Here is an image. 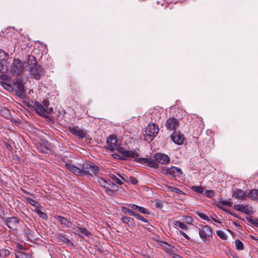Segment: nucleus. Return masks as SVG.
<instances>
[{
  "label": "nucleus",
  "mask_w": 258,
  "mask_h": 258,
  "mask_svg": "<svg viewBox=\"0 0 258 258\" xmlns=\"http://www.w3.org/2000/svg\"><path fill=\"white\" fill-rule=\"evenodd\" d=\"M128 206L131 209L126 208L125 207H122V212L126 214H128L130 216H133L135 211H138L141 213H142L144 215H150L151 214V212L149 209L145 208L143 207L139 206L135 204H129Z\"/></svg>",
  "instance_id": "f257e3e1"
},
{
  "label": "nucleus",
  "mask_w": 258,
  "mask_h": 258,
  "mask_svg": "<svg viewBox=\"0 0 258 258\" xmlns=\"http://www.w3.org/2000/svg\"><path fill=\"white\" fill-rule=\"evenodd\" d=\"M24 70L23 63L19 59H14L10 68V72L13 75L18 76L21 75Z\"/></svg>",
  "instance_id": "f03ea898"
},
{
  "label": "nucleus",
  "mask_w": 258,
  "mask_h": 258,
  "mask_svg": "<svg viewBox=\"0 0 258 258\" xmlns=\"http://www.w3.org/2000/svg\"><path fill=\"white\" fill-rule=\"evenodd\" d=\"M34 108L40 115L51 114L53 112V108L48 107V102L47 101H44L42 104L38 102H35L34 104Z\"/></svg>",
  "instance_id": "7ed1b4c3"
},
{
  "label": "nucleus",
  "mask_w": 258,
  "mask_h": 258,
  "mask_svg": "<svg viewBox=\"0 0 258 258\" xmlns=\"http://www.w3.org/2000/svg\"><path fill=\"white\" fill-rule=\"evenodd\" d=\"M198 228L200 237L204 242L207 241L208 238L212 236V230L207 225H199Z\"/></svg>",
  "instance_id": "20e7f679"
},
{
  "label": "nucleus",
  "mask_w": 258,
  "mask_h": 258,
  "mask_svg": "<svg viewBox=\"0 0 258 258\" xmlns=\"http://www.w3.org/2000/svg\"><path fill=\"white\" fill-rule=\"evenodd\" d=\"M107 149L113 151L117 150L119 153V148H122L119 146L120 142L115 136H110L107 139Z\"/></svg>",
  "instance_id": "39448f33"
},
{
  "label": "nucleus",
  "mask_w": 258,
  "mask_h": 258,
  "mask_svg": "<svg viewBox=\"0 0 258 258\" xmlns=\"http://www.w3.org/2000/svg\"><path fill=\"white\" fill-rule=\"evenodd\" d=\"M159 244L163 250L166 252L170 254L173 258H181L180 255L175 254V252L177 251V249L171 245L164 241H161Z\"/></svg>",
  "instance_id": "423d86ee"
},
{
  "label": "nucleus",
  "mask_w": 258,
  "mask_h": 258,
  "mask_svg": "<svg viewBox=\"0 0 258 258\" xmlns=\"http://www.w3.org/2000/svg\"><path fill=\"white\" fill-rule=\"evenodd\" d=\"M83 175L88 173L96 175L99 171V168L95 164L90 163H85L82 166Z\"/></svg>",
  "instance_id": "0eeeda50"
},
{
  "label": "nucleus",
  "mask_w": 258,
  "mask_h": 258,
  "mask_svg": "<svg viewBox=\"0 0 258 258\" xmlns=\"http://www.w3.org/2000/svg\"><path fill=\"white\" fill-rule=\"evenodd\" d=\"M29 71L31 75L36 80H39L44 75L43 69L39 65L30 67Z\"/></svg>",
  "instance_id": "6e6552de"
},
{
  "label": "nucleus",
  "mask_w": 258,
  "mask_h": 258,
  "mask_svg": "<svg viewBox=\"0 0 258 258\" xmlns=\"http://www.w3.org/2000/svg\"><path fill=\"white\" fill-rule=\"evenodd\" d=\"M167 175H171L174 177L180 178L182 176L183 172L181 169L178 167L172 166L165 169Z\"/></svg>",
  "instance_id": "1a4fd4ad"
},
{
  "label": "nucleus",
  "mask_w": 258,
  "mask_h": 258,
  "mask_svg": "<svg viewBox=\"0 0 258 258\" xmlns=\"http://www.w3.org/2000/svg\"><path fill=\"white\" fill-rule=\"evenodd\" d=\"M146 133L149 137H155L159 132L158 126L154 123H149L146 127Z\"/></svg>",
  "instance_id": "9d476101"
},
{
  "label": "nucleus",
  "mask_w": 258,
  "mask_h": 258,
  "mask_svg": "<svg viewBox=\"0 0 258 258\" xmlns=\"http://www.w3.org/2000/svg\"><path fill=\"white\" fill-rule=\"evenodd\" d=\"M65 167L71 172L76 176H83V169L82 167H78L71 163H66Z\"/></svg>",
  "instance_id": "9b49d317"
},
{
  "label": "nucleus",
  "mask_w": 258,
  "mask_h": 258,
  "mask_svg": "<svg viewBox=\"0 0 258 258\" xmlns=\"http://www.w3.org/2000/svg\"><path fill=\"white\" fill-rule=\"evenodd\" d=\"M154 157L156 162L162 164H168L170 161L167 155L161 153L155 154Z\"/></svg>",
  "instance_id": "f8f14e48"
},
{
  "label": "nucleus",
  "mask_w": 258,
  "mask_h": 258,
  "mask_svg": "<svg viewBox=\"0 0 258 258\" xmlns=\"http://www.w3.org/2000/svg\"><path fill=\"white\" fill-rule=\"evenodd\" d=\"M179 121L175 118H169L167 119L165 126L170 131H175L179 126Z\"/></svg>",
  "instance_id": "ddd939ff"
},
{
  "label": "nucleus",
  "mask_w": 258,
  "mask_h": 258,
  "mask_svg": "<svg viewBox=\"0 0 258 258\" xmlns=\"http://www.w3.org/2000/svg\"><path fill=\"white\" fill-rule=\"evenodd\" d=\"M19 223V219L16 217H11L6 219L5 224L10 229H16Z\"/></svg>",
  "instance_id": "4468645a"
},
{
  "label": "nucleus",
  "mask_w": 258,
  "mask_h": 258,
  "mask_svg": "<svg viewBox=\"0 0 258 258\" xmlns=\"http://www.w3.org/2000/svg\"><path fill=\"white\" fill-rule=\"evenodd\" d=\"M136 161L141 164L147 163V165L150 167L155 168L158 167V164L156 162V160L154 161L152 159L139 158L136 159Z\"/></svg>",
  "instance_id": "2eb2a0df"
},
{
  "label": "nucleus",
  "mask_w": 258,
  "mask_h": 258,
  "mask_svg": "<svg viewBox=\"0 0 258 258\" xmlns=\"http://www.w3.org/2000/svg\"><path fill=\"white\" fill-rule=\"evenodd\" d=\"M119 153L123 156L128 158H135L139 156V150L134 151H126L123 148H119Z\"/></svg>",
  "instance_id": "dca6fc26"
},
{
  "label": "nucleus",
  "mask_w": 258,
  "mask_h": 258,
  "mask_svg": "<svg viewBox=\"0 0 258 258\" xmlns=\"http://www.w3.org/2000/svg\"><path fill=\"white\" fill-rule=\"evenodd\" d=\"M171 138L173 142L177 145H181L183 143V136L179 133L174 132L171 136Z\"/></svg>",
  "instance_id": "f3484780"
},
{
  "label": "nucleus",
  "mask_w": 258,
  "mask_h": 258,
  "mask_svg": "<svg viewBox=\"0 0 258 258\" xmlns=\"http://www.w3.org/2000/svg\"><path fill=\"white\" fill-rule=\"evenodd\" d=\"M232 197L238 200H242L247 197V194L241 189H235L232 194Z\"/></svg>",
  "instance_id": "a211bd4d"
},
{
  "label": "nucleus",
  "mask_w": 258,
  "mask_h": 258,
  "mask_svg": "<svg viewBox=\"0 0 258 258\" xmlns=\"http://www.w3.org/2000/svg\"><path fill=\"white\" fill-rule=\"evenodd\" d=\"M121 220L124 224H126L128 227L131 228H134L136 226L135 220L133 218L123 216L121 218Z\"/></svg>",
  "instance_id": "6ab92c4d"
},
{
  "label": "nucleus",
  "mask_w": 258,
  "mask_h": 258,
  "mask_svg": "<svg viewBox=\"0 0 258 258\" xmlns=\"http://www.w3.org/2000/svg\"><path fill=\"white\" fill-rule=\"evenodd\" d=\"M56 219L58 220V221L60 223V224L62 225V227H70L71 226V223L66 218L61 216H58L56 217Z\"/></svg>",
  "instance_id": "aec40b11"
},
{
  "label": "nucleus",
  "mask_w": 258,
  "mask_h": 258,
  "mask_svg": "<svg viewBox=\"0 0 258 258\" xmlns=\"http://www.w3.org/2000/svg\"><path fill=\"white\" fill-rule=\"evenodd\" d=\"M247 197L252 200L258 201V189H252L247 194Z\"/></svg>",
  "instance_id": "412c9836"
},
{
  "label": "nucleus",
  "mask_w": 258,
  "mask_h": 258,
  "mask_svg": "<svg viewBox=\"0 0 258 258\" xmlns=\"http://www.w3.org/2000/svg\"><path fill=\"white\" fill-rule=\"evenodd\" d=\"M98 182L99 184L103 187H104L105 189V191H107V189H109V183L110 181L109 180H106L103 178L99 177L98 178Z\"/></svg>",
  "instance_id": "4be33fe9"
},
{
  "label": "nucleus",
  "mask_w": 258,
  "mask_h": 258,
  "mask_svg": "<svg viewBox=\"0 0 258 258\" xmlns=\"http://www.w3.org/2000/svg\"><path fill=\"white\" fill-rule=\"evenodd\" d=\"M69 130L73 134L79 138H83L85 137V133L83 131L79 130L75 127H70Z\"/></svg>",
  "instance_id": "5701e85b"
},
{
  "label": "nucleus",
  "mask_w": 258,
  "mask_h": 258,
  "mask_svg": "<svg viewBox=\"0 0 258 258\" xmlns=\"http://www.w3.org/2000/svg\"><path fill=\"white\" fill-rule=\"evenodd\" d=\"M109 183V189H107V192L108 194H111L114 191H116L118 189V186L112 182L110 181Z\"/></svg>",
  "instance_id": "b1692460"
},
{
  "label": "nucleus",
  "mask_w": 258,
  "mask_h": 258,
  "mask_svg": "<svg viewBox=\"0 0 258 258\" xmlns=\"http://www.w3.org/2000/svg\"><path fill=\"white\" fill-rule=\"evenodd\" d=\"M173 223L174 225L176 227H178L179 228L182 230H187V226L181 221L174 220Z\"/></svg>",
  "instance_id": "393cba45"
},
{
  "label": "nucleus",
  "mask_w": 258,
  "mask_h": 258,
  "mask_svg": "<svg viewBox=\"0 0 258 258\" xmlns=\"http://www.w3.org/2000/svg\"><path fill=\"white\" fill-rule=\"evenodd\" d=\"M27 62L30 67H34L35 66V65H37L36 64V58L33 55H29L28 56Z\"/></svg>",
  "instance_id": "a878e982"
},
{
  "label": "nucleus",
  "mask_w": 258,
  "mask_h": 258,
  "mask_svg": "<svg viewBox=\"0 0 258 258\" xmlns=\"http://www.w3.org/2000/svg\"><path fill=\"white\" fill-rule=\"evenodd\" d=\"M16 258H30V255L24 252L17 250L15 253Z\"/></svg>",
  "instance_id": "bb28decb"
},
{
  "label": "nucleus",
  "mask_w": 258,
  "mask_h": 258,
  "mask_svg": "<svg viewBox=\"0 0 258 258\" xmlns=\"http://www.w3.org/2000/svg\"><path fill=\"white\" fill-rule=\"evenodd\" d=\"M57 238L62 242H63L66 243H72L70 240L67 238L64 235L61 234H57L56 235Z\"/></svg>",
  "instance_id": "cd10ccee"
},
{
  "label": "nucleus",
  "mask_w": 258,
  "mask_h": 258,
  "mask_svg": "<svg viewBox=\"0 0 258 258\" xmlns=\"http://www.w3.org/2000/svg\"><path fill=\"white\" fill-rule=\"evenodd\" d=\"M9 54L4 50L0 49V61H5L8 59Z\"/></svg>",
  "instance_id": "c85d7f7f"
},
{
  "label": "nucleus",
  "mask_w": 258,
  "mask_h": 258,
  "mask_svg": "<svg viewBox=\"0 0 258 258\" xmlns=\"http://www.w3.org/2000/svg\"><path fill=\"white\" fill-rule=\"evenodd\" d=\"M17 87L19 90V92L17 93V95L19 96H20V95H22L23 93H25V89L23 85L19 83L17 84Z\"/></svg>",
  "instance_id": "c756f323"
},
{
  "label": "nucleus",
  "mask_w": 258,
  "mask_h": 258,
  "mask_svg": "<svg viewBox=\"0 0 258 258\" xmlns=\"http://www.w3.org/2000/svg\"><path fill=\"white\" fill-rule=\"evenodd\" d=\"M137 211L135 212L133 216L135 217L136 219H137L138 220H140L141 221H142L144 222L149 223L148 220L145 218L143 216H142L140 214L137 213Z\"/></svg>",
  "instance_id": "7c9ffc66"
},
{
  "label": "nucleus",
  "mask_w": 258,
  "mask_h": 258,
  "mask_svg": "<svg viewBox=\"0 0 258 258\" xmlns=\"http://www.w3.org/2000/svg\"><path fill=\"white\" fill-rule=\"evenodd\" d=\"M137 211L135 212L133 216L135 217L136 219H137L138 220H140L141 221H142L144 222L149 223L148 220L145 218L143 216H142L140 214L137 213Z\"/></svg>",
  "instance_id": "2f4dec72"
},
{
  "label": "nucleus",
  "mask_w": 258,
  "mask_h": 258,
  "mask_svg": "<svg viewBox=\"0 0 258 258\" xmlns=\"http://www.w3.org/2000/svg\"><path fill=\"white\" fill-rule=\"evenodd\" d=\"M191 189L196 192L198 194H204V188L203 187L201 186H193L191 187Z\"/></svg>",
  "instance_id": "473e14b6"
},
{
  "label": "nucleus",
  "mask_w": 258,
  "mask_h": 258,
  "mask_svg": "<svg viewBox=\"0 0 258 258\" xmlns=\"http://www.w3.org/2000/svg\"><path fill=\"white\" fill-rule=\"evenodd\" d=\"M166 188L168 191H174L179 194H184V192L182 190H180L179 188H174V187H171L170 186H166Z\"/></svg>",
  "instance_id": "72a5a7b5"
},
{
  "label": "nucleus",
  "mask_w": 258,
  "mask_h": 258,
  "mask_svg": "<svg viewBox=\"0 0 258 258\" xmlns=\"http://www.w3.org/2000/svg\"><path fill=\"white\" fill-rule=\"evenodd\" d=\"M110 178L112 179L114 181H115L116 183L121 185L122 184V182L121 179L118 178L116 175L113 174H109V175Z\"/></svg>",
  "instance_id": "f704fd0d"
},
{
  "label": "nucleus",
  "mask_w": 258,
  "mask_h": 258,
  "mask_svg": "<svg viewBox=\"0 0 258 258\" xmlns=\"http://www.w3.org/2000/svg\"><path fill=\"white\" fill-rule=\"evenodd\" d=\"M236 248L237 250H241L244 249L243 243L239 239H237L235 241Z\"/></svg>",
  "instance_id": "c9c22d12"
},
{
  "label": "nucleus",
  "mask_w": 258,
  "mask_h": 258,
  "mask_svg": "<svg viewBox=\"0 0 258 258\" xmlns=\"http://www.w3.org/2000/svg\"><path fill=\"white\" fill-rule=\"evenodd\" d=\"M246 219L249 223L254 225L255 227H258V219H254V218H252L251 217H246Z\"/></svg>",
  "instance_id": "e433bc0d"
},
{
  "label": "nucleus",
  "mask_w": 258,
  "mask_h": 258,
  "mask_svg": "<svg viewBox=\"0 0 258 258\" xmlns=\"http://www.w3.org/2000/svg\"><path fill=\"white\" fill-rule=\"evenodd\" d=\"M204 195L210 198H212L215 196V192L212 190H204Z\"/></svg>",
  "instance_id": "4c0bfd02"
},
{
  "label": "nucleus",
  "mask_w": 258,
  "mask_h": 258,
  "mask_svg": "<svg viewBox=\"0 0 258 258\" xmlns=\"http://www.w3.org/2000/svg\"><path fill=\"white\" fill-rule=\"evenodd\" d=\"M78 231L86 236H88L89 235H91L90 233L88 231V230L84 228L78 227Z\"/></svg>",
  "instance_id": "58836bf2"
},
{
  "label": "nucleus",
  "mask_w": 258,
  "mask_h": 258,
  "mask_svg": "<svg viewBox=\"0 0 258 258\" xmlns=\"http://www.w3.org/2000/svg\"><path fill=\"white\" fill-rule=\"evenodd\" d=\"M217 235L222 239L225 240L227 238V236L225 233L222 231H217Z\"/></svg>",
  "instance_id": "ea45409f"
},
{
  "label": "nucleus",
  "mask_w": 258,
  "mask_h": 258,
  "mask_svg": "<svg viewBox=\"0 0 258 258\" xmlns=\"http://www.w3.org/2000/svg\"><path fill=\"white\" fill-rule=\"evenodd\" d=\"M38 149L42 153L46 154L48 153L50 151L48 147L43 145L40 146Z\"/></svg>",
  "instance_id": "a19ab883"
},
{
  "label": "nucleus",
  "mask_w": 258,
  "mask_h": 258,
  "mask_svg": "<svg viewBox=\"0 0 258 258\" xmlns=\"http://www.w3.org/2000/svg\"><path fill=\"white\" fill-rule=\"evenodd\" d=\"M197 214L200 217H201L202 219H203V220H205L208 221H209L210 220L211 218H209L207 215H205V214H204L203 213L198 212H197Z\"/></svg>",
  "instance_id": "79ce46f5"
},
{
  "label": "nucleus",
  "mask_w": 258,
  "mask_h": 258,
  "mask_svg": "<svg viewBox=\"0 0 258 258\" xmlns=\"http://www.w3.org/2000/svg\"><path fill=\"white\" fill-rule=\"evenodd\" d=\"M242 213H244L245 214L249 215L251 214L252 211H251V208L249 207L248 206H244L243 207V211Z\"/></svg>",
  "instance_id": "37998d69"
},
{
  "label": "nucleus",
  "mask_w": 258,
  "mask_h": 258,
  "mask_svg": "<svg viewBox=\"0 0 258 258\" xmlns=\"http://www.w3.org/2000/svg\"><path fill=\"white\" fill-rule=\"evenodd\" d=\"M1 112L6 118H8L10 114L9 110L7 109H2Z\"/></svg>",
  "instance_id": "c03bdc74"
},
{
  "label": "nucleus",
  "mask_w": 258,
  "mask_h": 258,
  "mask_svg": "<svg viewBox=\"0 0 258 258\" xmlns=\"http://www.w3.org/2000/svg\"><path fill=\"white\" fill-rule=\"evenodd\" d=\"M127 180L133 184H136L138 182L137 179L133 176H131L129 178L127 177Z\"/></svg>",
  "instance_id": "a18cd8bd"
},
{
  "label": "nucleus",
  "mask_w": 258,
  "mask_h": 258,
  "mask_svg": "<svg viewBox=\"0 0 258 258\" xmlns=\"http://www.w3.org/2000/svg\"><path fill=\"white\" fill-rule=\"evenodd\" d=\"M36 212L39 216V217L42 218L43 219H46L47 218V215L43 212L41 211L40 210H38L37 211H36Z\"/></svg>",
  "instance_id": "49530a36"
},
{
  "label": "nucleus",
  "mask_w": 258,
  "mask_h": 258,
  "mask_svg": "<svg viewBox=\"0 0 258 258\" xmlns=\"http://www.w3.org/2000/svg\"><path fill=\"white\" fill-rule=\"evenodd\" d=\"M184 221L187 224H191L193 222V219L190 216H185L184 219Z\"/></svg>",
  "instance_id": "de8ad7c7"
},
{
  "label": "nucleus",
  "mask_w": 258,
  "mask_h": 258,
  "mask_svg": "<svg viewBox=\"0 0 258 258\" xmlns=\"http://www.w3.org/2000/svg\"><path fill=\"white\" fill-rule=\"evenodd\" d=\"M244 207V205H240V204H237L235 205L234 206V209L238 211L242 212L243 209V207Z\"/></svg>",
  "instance_id": "09e8293b"
},
{
  "label": "nucleus",
  "mask_w": 258,
  "mask_h": 258,
  "mask_svg": "<svg viewBox=\"0 0 258 258\" xmlns=\"http://www.w3.org/2000/svg\"><path fill=\"white\" fill-rule=\"evenodd\" d=\"M155 205L158 209H161L163 207V203L159 200H156Z\"/></svg>",
  "instance_id": "8fccbe9b"
},
{
  "label": "nucleus",
  "mask_w": 258,
  "mask_h": 258,
  "mask_svg": "<svg viewBox=\"0 0 258 258\" xmlns=\"http://www.w3.org/2000/svg\"><path fill=\"white\" fill-rule=\"evenodd\" d=\"M26 200L28 203H29L31 205L33 206H36V204L37 203L35 201L30 198H27Z\"/></svg>",
  "instance_id": "3c124183"
},
{
  "label": "nucleus",
  "mask_w": 258,
  "mask_h": 258,
  "mask_svg": "<svg viewBox=\"0 0 258 258\" xmlns=\"http://www.w3.org/2000/svg\"><path fill=\"white\" fill-rule=\"evenodd\" d=\"M0 251H1L2 256L4 255V256L7 257L9 256L10 253V251L7 249H1Z\"/></svg>",
  "instance_id": "603ef678"
},
{
  "label": "nucleus",
  "mask_w": 258,
  "mask_h": 258,
  "mask_svg": "<svg viewBox=\"0 0 258 258\" xmlns=\"http://www.w3.org/2000/svg\"><path fill=\"white\" fill-rule=\"evenodd\" d=\"M220 203L224 206H228L229 207H231L232 205V203L231 202L227 201H222L220 202Z\"/></svg>",
  "instance_id": "864d4df0"
},
{
  "label": "nucleus",
  "mask_w": 258,
  "mask_h": 258,
  "mask_svg": "<svg viewBox=\"0 0 258 258\" xmlns=\"http://www.w3.org/2000/svg\"><path fill=\"white\" fill-rule=\"evenodd\" d=\"M180 235H182L185 239L189 240L190 239L189 237L184 232L180 231H179Z\"/></svg>",
  "instance_id": "5fc2aeb1"
},
{
  "label": "nucleus",
  "mask_w": 258,
  "mask_h": 258,
  "mask_svg": "<svg viewBox=\"0 0 258 258\" xmlns=\"http://www.w3.org/2000/svg\"><path fill=\"white\" fill-rule=\"evenodd\" d=\"M211 218L212 219L214 222H215L216 223H221V222L219 220L215 219V218H212V217Z\"/></svg>",
  "instance_id": "6e6d98bb"
},
{
  "label": "nucleus",
  "mask_w": 258,
  "mask_h": 258,
  "mask_svg": "<svg viewBox=\"0 0 258 258\" xmlns=\"http://www.w3.org/2000/svg\"><path fill=\"white\" fill-rule=\"evenodd\" d=\"M4 69L3 64L0 62V72H2Z\"/></svg>",
  "instance_id": "4d7b16f0"
},
{
  "label": "nucleus",
  "mask_w": 258,
  "mask_h": 258,
  "mask_svg": "<svg viewBox=\"0 0 258 258\" xmlns=\"http://www.w3.org/2000/svg\"><path fill=\"white\" fill-rule=\"evenodd\" d=\"M232 215H233V216H234L235 217H236L237 218H239V217L236 215V214H232V213H230Z\"/></svg>",
  "instance_id": "13d9d810"
},
{
  "label": "nucleus",
  "mask_w": 258,
  "mask_h": 258,
  "mask_svg": "<svg viewBox=\"0 0 258 258\" xmlns=\"http://www.w3.org/2000/svg\"><path fill=\"white\" fill-rule=\"evenodd\" d=\"M9 149H12V147L11 146H9V147H8Z\"/></svg>",
  "instance_id": "bf43d9fd"
},
{
  "label": "nucleus",
  "mask_w": 258,
  "mask_h": 258,
  "mask_svg": "<svg viewBox=\"0 0 258 258\" xmlns=\"http://www.w3.org/2000/svg\"><path fill=\"white\" fill-rule=\"evenodd\" d=\"M2 256L1 251H0V257Z\"/></svg>",
  "instance_id": "052dcab7"
},
{
  "label": "nucleus",
  "mask_w": 258,
  "mask_h": 258,
  "mask_svg": "<svg viewBox=\"0 0 258 258\" xmlns=\"http://www.w3.org/2000/svg\"><path fill=\"white\" fill-rule=\"evenodd\" d=\"M25 192H26L27 194H30L29 193H28V192L25 191Z\"/></svg>",
  "instance_id": "680f3d73"
},
{
  "label": "nucleus",
  "mask_w": 258,
  "mask_h": 258,
  "mask_svg": "<svg viewBox=\"0 0 258 258\" xmlns=\"http://www.w3.org/2000/svg\"><path fill=\"white\" fill-rule=\"evenodd\" d=\"M121 179L124 180V178L122 177H121Z\"/></svg>",
  "instance_id": "e2e57ef3"
}]
</instances>
